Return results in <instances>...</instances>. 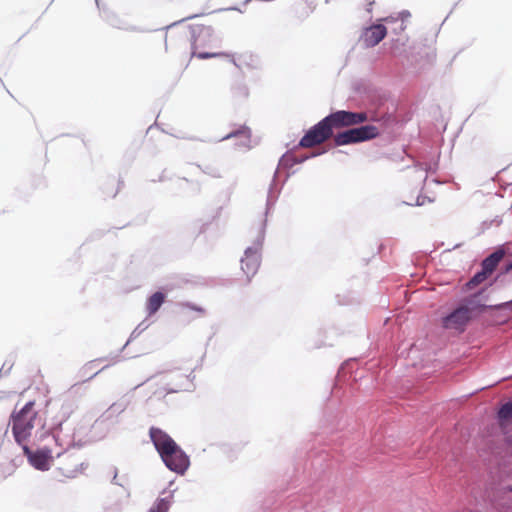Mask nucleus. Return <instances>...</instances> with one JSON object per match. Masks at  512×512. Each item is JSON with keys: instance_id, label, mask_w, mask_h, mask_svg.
Listing matches in <instances>:
<instances>
[{"instance_id": "obj_17", "label": "nucleus", "mask_w": 512, "mask_h": 512, "mask_svg": "<svg viewBox=\"0 0 512 512\" xmlns=\"http://www.w3.org/2000/svg\"><path fill=\"white\" fill-rule=\"evenodd\" d=\"M186 307H188L189 309H192V310H195L201 314H203L205 311L203 308L201 307H196V306H193V305H190V304H187Z\"/></svg>"}, {"instance_id": "obj_3", "label": "nucleus", "mask_w": 512, "mask_h": 512, "mask_svg": "<svg viewBox=\"0 0 512 512\" xmlns=\"http://www.w3.org/2000/svg\"><path fill=\"white\" fill-rule=\"evenodd\" d=\"M33 407L34 403L28 402L21 411L13 417L12 431L15 440L21 445H25L24 443L31 436V431L34 428L37 413L34 411Z\"/></svg>"}, {"instance_id": "obj_6", "label": "nucleus", "mask_w": 512, "mask_h": 512, "mask_svg": "<svg viewBox=\"0 0 512 512\" xmlns=\"http://www.w3.org/2000/svg\"><path fill=\"white\" fill-rule=\"evenodd\" d=\"M23 452L30 464L37 470L47 471L52 461L51 451L48 449L31 451L27 445H23Z\"/></svg>"}, {"instance_id": "obj_14", "label": "nucleus", "mask_w": 512, "mask_h": 512, "mask_svg": "<svg viewBox=\"0 0 512 512\" xmlns=\"http://www.w3.org/2000/svg\"><path fill=\"white\" fill-rule=\"evenodd\" d=\"M498 417L500 421V425L504 427L506 422L512 419V403L508 402L501 406Z\"/></svg>"}, {"instance_id": "obj_4", "label": "nucleus", "mask_w": 512, "mask_h": 512, "mask_svg": "<svg viewBox=\"0 0 512 512\" xmlns=\"http://www.w3.org/2000/svg\"><path fill=\"white\" fill-rule=\"evenodd\" d=\"M378 135L379 129L376 126L364 125L336 133L333 136V141L336 146H343L371 140L376 138Z\"/></svg>"}, {"instance_id": "obj_5", "label": "nucleus", "mask_w": 512, "mask_h": 512, "mask_svg": "<svg viewBox=\"0 0 512 512\" xmlns=\"http://www.w3.org/2000/svg\"><path fill=\"white\" fill-rule=\"evenodd\" d=\"M470 318V309L466 306H460L442 319V326L445 329L462 332L464 331Z\"/></svg>"}, {"instance_id": "obj_12", "label": "nucleus", "mask_w": 512, "mask_h": 512, "mask_svg": "<svg viewBox=\"0 0 512 512\" xmlns=\"http://www.w3.org/2000/svg\"><path fill=\"white\" fill-rule=\"evenodd\" d=\"M192 55L196 56L199 59H209L227 56V54L218 51H201L197 41H195L193 45Z\"/></svg>"}, {"instance_id": "obj_10", "label": "nucleus", "mask_w": 512, "mask_h": 512, "mask_svg": "<svg viewBox=\"0 0 512 512\" xmlns=\"http://www.w3.org/2000/svg\"><path fill=\"white\" fill-rule=\"evenodd\" d=\"M165 300V295L162 292H155L152 294L146 303V309L149 315L155 314L162 306Z\"/></svg>"}, {"instance_id": "obj_8", "label": "nucleus", "mask_w": 512, "mask_h": 512, "mask_svg": "<svg viewBox=\"0 0 512 512\" xmlns=\"http://www.w3.org/2000/svg\"><path fill=\"white\" fill-rule=\"evenodd\" d=\"M387 34V29L382 24L372 25L365 29L361 40L366 47L376 46Z\"/></svg>"}, {"instance_id": "obj_9", "label": "nucleus", "mask_w": 512, "mask_h": 512, "mask_svg": "<svg viewBox=\"0 0 512 512\" xmlns=\"http://www.w3.org/2000/svg\"><path fill=\"white\" fill-rule=\"evenodd\" d=\"M503 256L504 252L502 250L495 251L483 260L482 269L490 275L496 269Z\"/></svg>"}, {"instance_id": "obj_15", "label": "nucleus", "mask_w": 512, "mask_h": 512, "mask_svg": "<svg viewBox=\"0 0 512 512\" xmlns=\"http://www.w3.org/2000/svg\"><path fill=\"white\" fill-rule=\"evenodd\" d=\"M169 507V501L164 498H161L156 500V502L148 512H168Z\"/></svg>"}, {"instance_id": "obj_18", "label": "nucleus", "mask_w": 512, "mask_h": 512, "mask_svg": "<svg viewBox=\"0 0 512 512\" xmlns=\"http://www.w3.org/2000/svg\"><path fill=\"white\" fill-rule=\"evenodd\" d=\"M512 270V262L509 263L507 266H506V272H509Z\"/></svg>"}, {"instance_id": "obj_7", "label": "nucleus", "mask_w": 512, "mask_h": 512, "mask_svg": "<svg viewBox=\"0 0 512 512\" xmlns=\"http://www.w3.org/2000/svg\"><path fill=\"white\" fill-rule=\"evenodd\" d=\"M260 266V257L257 251L248 248L245 251L244 257L241 259V269L247 276V281L254 276Z\"/></svg>"}, {"instance_id": "obj_16", "label": "nucleus", "mask_w": 512, "mask_h": 512, "mask_svg": "<svg viewBox=\"0 0 512 512\" xmlns=\"http://www.w3.org/2000/svg\"><path fill=\"white\" fill-rule=\"evenodd\" d=\"M489 274L486 273L483 269L476 273L471 279L470 281L467 283V285L470 287V288H473L477 285H479L480 283H482L483 281H485L487 278H488Z\"/></svg>"}, {"instance_id": "obj_13", "label": "nucleus", "mask_w": 512, "mask_h": 512, "mask_svg": "<svg viewBox=\"0 0 512 512\" xmlns=\"http://www.w3.org/2000/svg\"><path fill=\"white\" fill-rule=\"evenodd\" d=\"M251 131L246 126H241L235 131L228 133L223 139L240 138L243 144H247L250 141Z\"/></svg>"}, {"instance_id": "obj_1", "label": "nucleus", "mask_w": 512, "mask_h": 512, "mask_svg": "<svg viewBox=\"0 0 512 512\" xmlns=\"http://www.w3.org/2000/svg\"><path fill=\"white\" fill-rule=\"evenodd\" d=\"M368 120L365 112H350L339 110L333 112L312 126L301 138L299 145L312 148L333 138L334 131L355 126Z\"/></svg>"}, {"instance_id": "obj_19", "label": "nucleus", "mask_w": 512, "mask_h": 512, "mask_svg": "<svg viewBox=\"0 0 512 512\" xmlns=\"http://www.w3.org/2000/svg\"><path fill=\"white\" fill-rule=\"evenodd\" d=\"M369 5H372L375 0H367Z\"/></svg>"}, {"instance_id": "obj_11", "label": "nucleus", "mask_w": 512, "mask_h": 512, "mask_svg": "<svg viewBox=\"0 0 512 512\" xmlns=\"http://www.w3.org/2000/svg\"><path fill=\"white\" fill-rule=\"evenodd\" d=\"M177 189L183 193H195L200 190V185L197 181L181 178L177 181Z\"/></svg>"}, {"instance_id": "obj_2", "label": "nucleus", "mask_w": 512, "mask_h": 512, "mask_svg": "<svg viewBox=\"0 0 512 512\" xmlns=\"http://www.w3.org/2000/svg\"><path fill=\"white\" fill-rule=\"evenodd\" d=\"M149 436L161 459L171 471L183 474L189 467V457L163 430L151 427Z\"/></svg>"}, {"instance_id": "obj_20", "label": "nucleus", "mask_w": 512, "mask_h": 512, "mask_svg": "<svg viewBox=\"0 0 512 512\" xmlns=\"http://www.w3.org/2000/svg\"><path fill=\"white\" fill-rule=\"evenodd\" d=\"M509 491H511V492H512V485L509 487Z\"/></svg>"}]
</instances>
